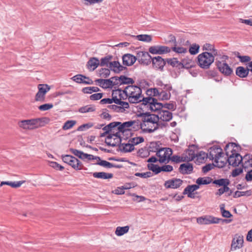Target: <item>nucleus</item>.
<instances>
[{"mask_svg":"<svg viewBox=\"0 0 252 252\" xmlns=\"http://www.w3.org/2000/svg\"><path fill=\"white\" fill-rule=\"evenodd\" d=\"M126 98L129 102L136 103L142 101V104L150 110H157L161 106L156 103V99L152 96L144 97L142 95L141 88L137 86L129 85L126 88Z\"/></svg>","mask_w":252,"mask_h":252,"instance_id":"nucleus-1","label":"nucleus"},{"mask_svg":"<svg viewBox=\"0 0 252 252\" xmlns=\"http://www.w3.org/2000/svg\"><path fill=\"white\" fill-rule=\"evenodd\" d=\"M112 126H108V125L102 128L103 132H99L100 137H103L106 135L105 138L106 144L110 146L115 147L120 144L121 139V134L117 130H113Z\"/></svg>","mask_w":252,"mask_h":252,"instance_id":"nucleus-2","label":"nucleus"},{"mask_svg":"<svg viewBox=\"0 0 252 252\" xmlns=\"http://www.w3.org/2000/svg\"><path fill=\"white\" fill-rule=\"evenodd\" d=\"M141 117L142 122L140 124V127L144 132L151 133L158 129L157 122L158 121L156 114L143 113Z\"/></svg>","mask_w":252,"mask_h":252,"instance_id":"nucleus-3","label":"nucleus"},{"mask_svg":"<svg viewBox=\"0 0 252 252\" xmlns=\"http://www.w3.org/2000/svg\"><path fill=\"white\" fill-rule=\"evenodd\" d=\"M237 147V145L234 143H229L227 144L224 148L226 152V154L227 156V161L229 164L235 167L238 166L240 163L244 162V157L238 153L235 152L234 150L235 147Z\"/></svg>","mask_w":252,"mask_h":252,"instance_id":"nucleus-4","label":"nucleus"},{"mask_svg":"<svg viewBox=\"0 0 252 252\" xmlns=\"http://www.w3.org/2000/svg\"><path fill=\"white\" fill-rule=\"evenodd\" d=\"M48 122V119L43 117L22 120L18 125L23 129L31 130L44 126Z\"/></svg>","mask_w":252,"mask_h":252,"instance_id":"nucleus-5","label":"nucleus"},{"mask_svg":"<svg viewBox=\"0 0 252 252\" xmlns=\"http://www.w3.org/2000/svg\"><path fill=\"white\" fill-rule=\"evenodd\" d=\"M208 157L210 159L214 160L217 165L219 167H223L226 160H222L224 155L222 149L219 146H214L209 148Z\"/></svg>","mask_w":252,"mask_h":252,"instance_id":"nucleus-6","label":"nucleus"},{"mask_svg":"<svg viewBox=\"0 0 252 252\" xmlns=\"http://www.w3.org/2000/svg\"><path fill=\"white\" fill-rule=\"evenodd\" d=\"M135 125L137 126V123L135 121L126 122L123 123L115 122L108 124V126H112L113 128V130H117L122 135L125 134H131V127Z\"/></svg>","mask_w":252,"mask_h":252,"instance_id":"nucleus-7","label":"nucleus"},{"mask_svg":"<svg viewBox=\"0 0 252 252\" xmlns=\"http://www.w3.org/2000/svg\"><path fill=\"white\" fill-rule=\"evenodd\" d=\"M216 56L209 53V52H204L197 56L198 64L202 69H208L214 63Z\"/></svg>","mask_w":252,"mask_h":252,"instance_id":"nucleus-8","label":"nucleus"},{"mask_svg":"<svg viewBox=\"0 0 252 252\" xmlns=\"http://www.w3.org/2000/svg\"><path fill=\"white\" fill-rule=\"evenodd\" d=\"M228 59L226 55L220 56L219 60L216 59V64L219 71L225 76L230 75L232 72V68L225 63Z\"/></svg>","mask_w":252,"mask_h":252,"instance_id":"nucleus-9","label":"nucleus"},{"mask_svg":"<svg viewBox=\"0 0 252 252\" xmlns=\"http://www.w3.org/2000/svg\"><path fill=\"white\" fill-rule=\"evenodd\" d=\"M172 154V150L169 148H161L156 153V155L159 158L158 161L160 163H168Z\"/></svg>","mask_w":252,"mask_h":252,"instance_id":"nucleus-10","label":"nucleus"},{"mask_svg":"<svg viewBox=\"0 0 252 252\" xmlns=\"http://www.w3.org/2000/svg\"><path fill=\"white\" fill-rule=\"evenodd\" d=\"M156 103L160 104V107L157 110H151L152 111H158V114L156 116L158 118V121L161 120L162 121L168 122L172 118V113L168 110H164L163 109V104L157 102L156 99Z\"/></svg>","mask_w":252,"mask_h":252,"instance_id":"nucleus-11","label":"nucleus"},{"mask_svg":"<svg viewBox=\"0 0 252 252\" xmlns=\"http://www.w3.org/2000/svg\"><path fill=\"white\" fill-rule=\"evenodd\" d=\"M220 221L222 222H229L231 220H222L211 216H205L204 217H199L197 219V222L201 224H217L220 223Z\"/></svg>","mask_w":252,"mask_h":252,"instance_id":"nucleus-12","label":"nucleus"},{"mask_svg":"<svg viewBox=\"0 0 252 252\" xmlns=\"http://www.w3.org/2000/svg\"><path fill=\"white\" fill-rule=\"evenodd\" d=\"M63 161L70 165L76 170H81L83 165L81 162L76 158L70 155L62 156Z\"/></svg>","mask_w":252,"mask_h":252,"instance_id":"nucleus-13","label":"nucleus"},{"mask_svg":"<svg viewBox=\"0 0 252 252\" xmlns=\"http://www.w3.org/2000/svg\"><path fill=\"white\" fill-rule=\"evenodd\" d=\"M147 167L149 170L152 171L156 174H158L161 171L169 172L173 170V166L170 165H164L160 167L153 163H148Z\"/></svg>","mask_w":252,"mask_h":252,"instance_id":"nucleus-14","label":"nucleus"},{"mask_svg":"<svg viewBox=\"0 0 252 252\" xmlns=\"http://www.w3.org/2000/svg\"><path fill=\"white\" fill-rule=\"evenodd\" d=\"M38 92L35 96V100L37 101L43 102L45 99L46 94L50 90V87L47 84H39L38 85Z\"/></svg>","mask_w":252,"mask_h":252,"instance_id":"nucleus-15","label":"nucleus"},{"mask_svg":"<svg viewBox=\"0 0 252 252\" xmlns=\"http://www.w3.org/2000/svg\"><path fill=\"white\" fill-rule=\"evenodd\" d=\"M126 88L124 90L119 89L113 90L112 94V98L114 103H120L121 102H125L123 101L122 100L126 99Z\"/></svg>","mask_w":252,"mask_h":252,"instance_id":"nucleus-16","label":"nucleus"},{"mask_svg":"<svg viewBox=\"0 0 252 252\" xmlns=\"http://www.w3.org/2000/svg\"><path fill=\"white\" fill-rule=\"evenodd\" d=\"M243 243L244 239L243 236L237 235H235L232 240L229 252L242 248L243 246Z\"/></svg>","mask_w":252,"mask_h":252,"instance_id":"nucleus-17","label":"nucleus"},{"mask_svg":"<svg viewBox=\"0 0 252 252\" xmlns=\"http://www.w3.org/2000/svg\"><path fill=\"white\" fill-rule=\"evenodd\" d=\"M136 58L140 63L145 65L149 64L152 61V57L150 54L144 51L138 52L137 54Z\"/></svg>","mask_w":252,"mask_h":252,"instance_id":"nucleus-18","label":"nucleus"},{"mask_svg":"<svg viewBox=\"0 0 252 252\" xmlns=\"http://www.w3.org/2000/svg\"><path fill=\"white\" fill-rule=\"evenodd\" d=\"M183 181L180 179L173 178L165 182L164 186L166 189H177L182 184Z\"/></svg>","mask_w":252,"mask_h":252,"instance_id":"nucleus-19","label":"nucleus"},{"mask_svg":"<svg viewBox=\"0 0 252 252\" xmlns=\"http://www.w3.org/2000/svg\"><path fill=\"white\" fill-rule=\"evenodd\" d=\"M128 107L129 104L127 102L115 103V104H111L108 106V108L116 112H124L125 109Z\"/></svg>","mask_w":252,"mask_h":252,"instance_id":"nucleus-20","label":"nucleus"},{"mask_svg":"<svg viewBox=\"0 0 252 252\" xmlns=\"http://www.w3.org/2000/svg\"><path fill=\"white\" fill-rule=\"evenodd\" d=\"M71 151L73 154L83 160L90 161L94 159V156L92 155L85 154L83 152L76 149H71Z\"/></svg>","mask_w":252,"mask_h":252,"instance_id":"nucleus-21","label":"nucleus"},{"mask_svg":"<svg viewBox=\"0 0 252 252\" xmlns=\"http://www.w3.org/2000/svg\"><path fill=\"white\" fill-rule=\"evenodd\" d=\"M71 79L77 83L91 84L93 83L92 79L81 74H77L71 78Z\"/></svg>","mask_w":252,"mask_h":252,"instance_id":"nucleus-22","label":"nucleus"},{"mask_svg":"<svg viewBox=\"0 0 252 252\" xmlns=\"http://www.w3.org/2000/svg\"><path fill=\"white\" fill-rule=\"evenodd\" d=\"M151 61L153 67L157 69H162L165 64L164 60L160 56L153 58Z\"/></svg>","mask_w":252,"mask_h":252,"instance_id":"nucleus-23","label":"nucleus"},{"mask_svg":"<svg viewBox=\"0 0 252 252\" xmlns=\"http://www.w3.org/2000/svg\"><path fill=\"white\" fill-rule=\"evenodd\" d=\"M109 68L115 73H119L126 68L122 65L118 61L111 62L109 63Z\"/></svg>","mask_w":252,"mask_h":252,"instance_id":"nucleus-24","label":"nucleus"},{"mask_svg":"<svg viewBox=\"0 0 252 252\" xmlns=\"http://www.w3.org/2000/svg\"><path fill=\"white\" fill-rule=\"evenodd\" d=\"M136 60V57L130 54H125L123 57V64L126 66L132 65L134 63Z\"/></svg>","mask_w":252,"mask_h":252,"instance_id":"nucleus-25","label":"nucleus"},{"mask_svg":"<svg viewBox=\"0 0 252 252\" xmlns=\"http://www.w3.org/2000/svg\"><path fill=\"white\" fill-rule=\"evenodd\" d=\"M112 58V56L108 55L104 58H101L100 62L98 59L95 58V68L97 67L98 65H100V66L106 65L107 67H109V63H110V61Z\"/></svg>","mask_w":252,"mask_h":252,"instance_id":"nucleus-26","label":"nucleus"},{"mask_svg":"<svg viewBox=\"0 0 252 252\" xmlns=\"http://www.w3.org/2000/svg\"><path fill=\"white\" fill-rule=\"evenodd\" d=\"M202 50L205 52H209V53L218 56V51L215 48L214 45L210 43H205L202 46Z\"/></svg>","mask_w":252,"mask_h":252,"instance_id":"nucleus-27","label":"nucleus"},{"mask_svg":"<svg viewBox=\"0 0 252 252\" xmlns=\"http://www.w3.org/2000/svg\"><path fill=\"white\" fill-rule=\"evenodd\" d=\"M95 164L100 165L107 168H111L117 167L112 163L101 159V158L98 157H95Z\"/></svg>","mask_w":252,"mask_h":252,"instance_id":"nucleus-28","label":"nucleus"},{"mask_svg":"<svg viewBox=\"0 0 252 252\" xmlns=\"http://www.w3.org/2000/svg\"><path fill=\"white\" fill-rule=\"evenodd\" d=\"M179 170L183 174H190L192 172L193 166L189 163H183L180 165Z\"/></svg>","mask_w":252,"mask_h":252,"instance_id":"nucleus-29","label":"nucleus"},{"mask_svg":"<svg viewBox=\"0 0 252 252\" xmlns=\"http://www.w3.org/2000/svg\"><path fill=\"white\" fill-rule=\"evenodd\" d=\"M208 154L205 152L201 151L195 155V162L198 164L205 162L206 159L207 158Z\"/></svg>","mask_w":252,"mask_h":252,"instance_id":"nucleus-30","label":"nucleus"},{"mask_svg":"<svg viewBox=\"0 0 252 252\" xmlns=\"http://www.w3.org/2000/svg\"><path fill=\"white\" fill-rule=\"evenodd\" d=\"M111 82L109 79H98L95 80V83L104 89L112 88Z\"/></svg>","mask_w":252,"mask_h":252,"instance_id":"nucleus-31","label":"nucleus"},{"mask_svg":"<svg viewBox=\"0 0 252 252\" xmlns=\"http://www.w3.org/2000/svg\"><path fill=\"white\" fill-rule=\"evenodd\" d=\"M120 148L122 151L125 153L131 152L134 149L132 144L130 143L129 140L127 143H120Z\"/></svg>","mask_w":252,"mask_h":252,"instance_id":"nucleus-32","label":"nucleus"},{"mask_svg":"<svg viewBox=\"0 0 252 252\" xmlns=\"http://www.w3.org/2000/svg\"><path fill=\"white\" fill-rule=\"evenodd\" d=\"M196 153L194 151L192 150H189L184 153L183 158H184L185 161H189L193 160L195 158Z\"/></svg>","mask_w":252,"mask_h":252,"instance_id":"nucleus-33","label":"nucleus"},{"mask_svg":"<svg viewBox=\"0 0 252 252\" xmlns=\"http://www.w3.org/2000/svg\"><path fill=\"white\" fill-rule=\"evenodd\" d=\"M249 72L248 68H245L243 66H239L236 68V74L241 78H244L248 76Z\"/></svg>","mask_w":252,"mask_h":252,"instance_id":"nucleus-34","label":"nucleus"},{"mask_svg":"<svg viewBox=\"0 0 252 252\" xmlns=\"http://www.w3.org/2000/svg\"><path fill=\"white\" fill-rule=\"evenodd\" d=\"M212 182V179L209 177H199L196 181L197 185H208Z\"/></svg>","mask_w":252,"mask_h":252,"instance_id":"nucleus-35","label":"nucleus"},{"mask_svg":"<svg viewBox=\"0 0 252 252\" xmlns=\"http://www.w3.org/2000/svg\"><path fill=\"white\" fill-rule=\"evenodd\" d=\"M129 229V227L128 226L123 227L118 226L115 230V234L118 236H121L126 233L128 231Z\"/></svg>","mask_w":252,"mask_h":252,"instance_id":"nucleus-36","label":"nucleus"},{"mask_svg":"<svg viewBox=\"0 0 252 252\" xmlns=\"http://www.w3.org/2000/svg\"><path fill=\"white\" fill-rule=\"evenodd\" d=\"M113 177L112 173H108L103 172H95V178L101 179H111Z\"/></svg>","mask_w":252,"mask_h":252,"instance_id":"nucleus-37","label":"nucleus"},{"mask_svg":"<svg viewBox=\"0 0 252 252\" xmlns=\"http://www.w3.org/2000/svg\"><path fill=\"white\" fill-rule=\"evenodd\" d=\"M110 69L106 68H101L98 69L97 76L100 78H106L110 75Z\"/></svg>","mask_w":252,"mask_h":252,"instance_id":"nucleus-38","label":"nucleus"},{"mask_svg":"<svg viewBox=\"0 0 252 252\" xmlns=\"http://www.w3.org/2000/svg\"><path fill=\"white\" fill-rule=\"evenodd\" d=\"M244 162L243 163V167L245 169L248 168L249 167H252V158L250 155H246L244 157Z\"/></svg>","mask_w":252,"mask_h":252,"instance_id":"nucleus-39","label":"nucleus"},{"mask_svg":"<svg viewBox=\"0 0 252 252\" xmlns=\"http://www.w3.org/2000/svg\"><path fill=\"white\" fill-rule=\"evenodd\" d=\"M172 50L178 54H185L188 52L187 48L180 46L177 44L172 47Z\"/></svg>","mask_w":252,"mask_h":252,"instance_id":"nucleus-40","label":"nucleus"},{"mask_svg":"<svg viewBox=\"0 0 252 252\" xmlns=\"http://www.w3.org/2000/svg\"><path fill=\"white\" fill-rule=\"evenodd\" d=\"M134 37L137 40L141 41H144L146 42H150L152 41V36L148 34H140L137 35L136 36H134Z\"/></svg>","mask_w":252,"mask_h":252,"instance_id":"nucleus-41","label":"nucleus"},{"mask_svg":"<svg viewBox=\"0 0 252 252\" xmlns=\"http://www.w3.org/2000/svg\"><path fill=\"white\" fill-rule=\"evenodd\" d=\"M199 187L197 185H192L188 186L184 189L183 193H191L194 191L198 189Z\"/></svg>","mask_w":252,"mask_h":252,"instance_id":"nucleus-42","label":"nucleus"},{"mask_svg":"<svg viewBox=\"0 0 252 252\" xmlns=\"http://www.w3.org/2000/svg\"><path fill=\"white\" fill-rule=\"evenodd\" d=\"M184 68H189L193 66V61L190 59H184L182 60L181 63Z\"/></svg>","mask_w":252,"mask_h":252,"instance_id":"nucleus-43","label":"nucleus"},{"mask_svg":"<svg viewBox=\"0 0 252 252\" xmlns=\"http://www.w3.org/2000/svg\"><path fill=\"white\" fill-rule=\"evenodd\" d=\"M214 184L218 185L219 186L224 187L225 186H228L229 184V180L226 179H220L219 180H215L213 181Z\"/></svg>","mask_w":252,"mask_h":252,"instance_id":"nucleus-44","label":"nucleus"},{"mask_svg":"<svg viewBox=\"0 0 252 252\" xmlns=\"http://www.w3.org/2000/svg\"><path fill=\"white\" fill-rule=\"evenodd\" d=\"M128 140L130 143L132 144L133 146L134 147L135 145H137L143 142H144V138L142 137H134L130 138Z\"/></svg>","mask_w":252,"mask_h":252,"instance_id":"nucleus-45","label":"nucleus"},{"mask_svg":"<svg viewBox=\"0 0 252 252\" xmlns=\"http://www.w3.org/2000/svg\"><path fill=\"white\" fill-rule=\"evenodd\" d=\"M199 48L200 46L194 43L190 46L189 51L191 55H196L199 52Z\"/></svg>","mask_w":252,"mask_h":252,"instance_id":"nucleus-46","label":"nucleus"},{"mask_svg":"<svg viewBox=\"0 0 252 252\" xmlns=\"http://www.w3.org/2000/svg\"><path fill=\"white\" fill-rule=\"evenodd\" d=\"M171 96V93L169 92H166L164 90L160 91L158 98L162 100H168Z\"/></svg>","mask_w":252,"mask_h":252,"instance_id":"nucleus-47","label":"nucleus"},{"mask_svg":"<svg viewBox=\"0 0 252 252\" xmlns=\"http://www.w3.org/2000/svg\"><path fill=\"white\" fill-rule=\"evenodd\" d=\"M120 79L121 80V84H132L134 81V80L130 78H128L125 76L122 75L120 77Z\"/></svg>","mask_w":252,"mask_h":252,"instance_id":"nucleus-48","label":"nucleus"},{"mask_svg":"<svg viewBox=\"0 0 252 252\" xmlns=\"http://www.w3.org/2000/svg\"><path fill=\"white\" fill-rule=\"evenodd\" d=\"M160 89L157 88H153L148 89L147 91V94L149 95L154 96H159L160 94Z\"/></svg>","mask_w":252,"mask_h":252,"instance_id":"nucleus-49","label":"nucleus"},{"mask_svg":"<svg viewBox=\"0 0 252 252\" xmlns=\"http://www.w3.org/2000/svg\"><path fill=\"white\" fill-rule=\"evenodd\" d=\"M94 110V107L92 105H86L79 108V112L82 113L93 112Z\"/></svg>","mask_w":252,"mask_h":252,"instance_id":"nucleus-50","label":"nucleus"},{"mask_svg":"<svg viewBox=\"0 0 252 252\" xmlns=\"http://www.w3.org/2000/svg\"><path fill=\"white\" fill-rule=\"evenodd\" d=\"M76 124V121L73 120L67 121L63 126V130H67L72 127Z\"/></svg>","mask_w":252,"mask_h":252,"instance_id":"nucleus-51","label":"nucleus"},{"mask_svg":"<svg viewBox=\"0 0 252 252\" xmlns=\"http://www.w3.org/2000/svg\"><path fill=\"white\" fill-rule=\"evenodd\" d=\"M220 210L221 211V213L222 214V216L224 218H229L232 217L231 214L230 213L229 211L225 210L224 209V205H221L220 206Z\"/></svg>","mask_w":252,"mask_h":252,"instance_id":"nucleus-52","label":"nucleus"},{"mask_svg":"<svg viewBox=\"0 0 252 252\" xmlns=\"http://www.w3.org/2000/svg\"><path fill=\"white\" fill-rule=\"evenodd\" d=\"M48 165L52 168L62 171L64 167L56 162L48 161Z\"/></svg>","mask_w":252,"mask_h":252,"instance_id":"nucleus-53","label":"nucleus"},{"mask_svg":"<svg viewBox=\"0 0 252 252\" xmlns=\"http://www.w3.org/2000/svg\"><path fill=\"white\" fill-rule=\"evenodd\" d=\"M87 68L91 71L94 70V57L91 58L87 64Z\"/></svg>","mask_w":252,"mask_h":252,"instance_id":"nucleus-54","label":"nucleus"},{"mask_svg":"<svg viewBox=\"0 0 252 252\" xmlns=\"http://www.w3.org/2000/svg\"><path fill=\"white\" fill-rule=\"evenodd\" d=\"M110 80L111 82V83L112 88L114 87L115 86H118L119 85H121L120 77L115 76V77H111L110 79Z\"/></svg>","mask_w":252,"mask_h":252,"instance_id":"nucleus-55","label":"nucleus"},{"mask_svg":"<svg viewBox=\"0 0 252 252\" xmlns=\"http://www.w3.org/2000/svg\"><path fill=\"white\" fill-rule=\"evenodd\" d=\"M93 126V124L92 123L83 124L78 127L77 130L80 131H85L92 127Z\"/></svg>","mask_w":252,"mask_h":252,"instance_id":"nucleus-56","label":"nucleus"},{"mask_svg":"<svg viewBox=\"0 0 252 252\" xmlns=\"http://www.w3.org/2000/svg\"><path fill=\"white\" fill-rule=\"evenodd\" d=\"M170 160L176 163H179L181 162L185 161L184 158H183V155L182 156L174 155L172 157H170Z\"/></svg>","mask_w":252,"mask_h":252,"instance_id":"nucleus-57","label":"nucleus"},{"mask_svg":"<svg viewBox=\"0 0 252 252\" xmlns=\"http://www.w3.org/2000/svg\"><path fill=\"white\" fill-rule=\"evenodd\" d=\"M53 107V105L51 103H46L43 105H40L38 107V109L41 111H46L48 110Z\"/></svg>","mask_w":252,"mask_h":252,"instance_id":"nucleus-58","label":"nucleus"},{"mask_svg":"<svg viewBox=\"0 0 252 252\" xmlns=\"http://www.w3.org/2000/svg\"><path fill=\"white\" fill-rule=\"evenodd\" d=\"M158 46L159 54L167 53L170 52V49L168 47L165 46Z\"/></svg>","mask_w":252,"mask_h":252,"instance_id":"nucleus-59","label":"nucleus"},{"mask_svg":"<svg viewBox=\"0 0 252 252\" xmlns=\"http://www.w3.org/2000/svg\"><path fill=\"white\" fill-rule=\"evenodd\" d=\"M135 176L137 177H140L142 178H147L152 176V173L150 171L144 172V173H136Z\"/></svg>","mask_w":252,"mask_h":252,"instance_id":"nucleus-60","label":"nucleus"},{"mask_svg":"<svg viewBox=\"0 0 252 252\" xmlns=\"http://www.w3.org/2000/svg\"><path fill=\"white\" fill-rule=\"evenodd\" d=\"M229 190V188L225 186L224 187H223L222 188H221L219 189L218 190V191L216 193V194L217 195H222L224 192H227Z\"/></svg>","mask_w":252,"mask_h":252,"instance_id":"nucleus-61","label":"nucleus"},{"mask_svg":"<svg viewBox=\"0 0 252 252\" xmlns=\"http://www.w3.org/2000/svg\"><path fill=\"white\" fill-rule=\"evenodd\" d=\"M237 57L240 59V61L242 63H247L251 61V58L248 56H241L238 55Z\"/></svg>","mask_w":252,"mask_h":252,"instance_id":"nucleus-62","label":"nucleus"},{"mask_svg":"<svg viewBox=\"0 0 252 252\" xmlns=\"http://www.w3.org/2000/svg\"><path fill=\"white\" fill-rule=\"evenodd\" d=\"M149 52L153 54H159L158 46L150 47L149 49Z\"/></svg>","mask_w":252,"mask_h":252,"instance_id":"nucleus-63","label":"nucleus"},{"mask_svg":"<svg viewBox=\"0 0 252 252\" xmlns=\"http://www.w3.org/2000/svg\"><path fill=\"white\" fill-rule=\"evenodd\" d=\"M82 91L85 94H92L94 92V87H88L84 88Z\"/></svg>","mask_w":252,"mask_h":252,"instance_id":"nucleus-64","label":"nucleus"}]
</instances>
